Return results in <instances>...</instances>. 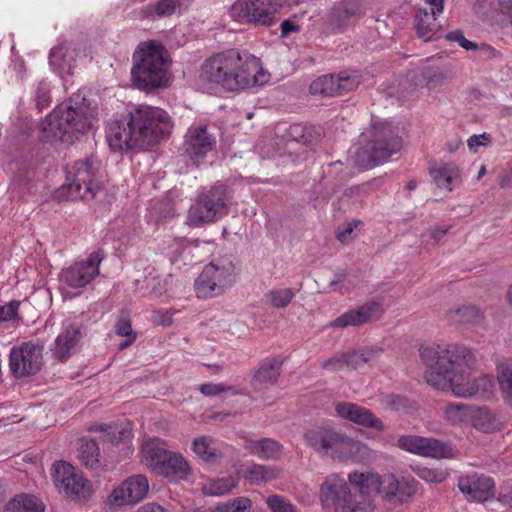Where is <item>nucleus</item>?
I'll return each mask as SVG.
<instances>
[{
  "instance_id": "obj_13",
  "label": "nucleus",
  "mask_w": 512,
  "mask_h": 512,
  "mask_svg": "<svg viewBox=\"0 0 512 512\" xmlns=\"http://www.w3.org/2000/svg\"><path fill=\"white\" fill-rule=\"evenodd\" d=\"M233 283L232 263L218 265L209 263L195 281L199 297L210 298L222 294Z\"/></svg>"
},
{
  "instance_id": "obj_9",
  "label": "nucleus",
  "mask_w": 512,
  "mask_h": 512,
  "mask_svg": "<svg viewBox=\"0 0 512 512\" xmlns=\"http://www.w3.org/2000/svg\"><path fill=\"white\" fill-rule=\"evenodd\" d=\"M308 447L317 453L330 456L338 461L352 459L360 450L361 443L331 426L317 425L303 434Z\"/></svg>"
},
{
  "instance_id": "obj_49",
  "label": "nucleus",
  "mask_w": 512,
  "mask_h": 512,
  "mask_svg": "<svg viewBox=\"0 0 512 512\" xmlns=\"http://www.w3.org/2000/svg\"><path fill=\"white\" fill-rule=\"evenodd\" d=\"M95 431H101L103 434L101 439L103 442H110L112 444L120 443L124 440L127 435V432L123 429H118V427L107 426L104 424L95 426Z\"/></svg>"
},
{
  "instance_id": "obj_59",
  "label": "nucleus",
  "mask_w": 512,
  "mask_h": 512,
  "mask_svg": "<svg viewBox=\"0 0 512 512\" xmlns=\"http://www.w3.org/2000/svg\"><path fill=\"white\" fill-rule=\"evenodd\" d=\"M361 349L357 348L348 352H344L346 367L349 369H358L364 365Z\"/></svg>"
},
{
  "instance_id": "obj_58",
  "label": "nucleus",
  "mask_w": 512,
  "mask_h": 512,
  "mask_svg": "<svg viewBox=\"0 0 512 512\" xmlns=\"http://www.w3.org/2000/svg\"><path fill=\"white\" fill-rule=\"evenodd\" d=\"M321 367L328 371H339L346 367L344 353H339L322 362Z\"/></svg>"
},
{
  "instance_id": "obj_21",
  "label": "nucleus",
  "mask_w": 512,
  "mask_h": 512,
  "mask_svg": "<svg viewBox=\"0 0 512 512\" xmlns=\"http://www.w3.org/2000/svg\"><path fill=\"white\" fill-rule=\"evenodd\" d=\"M452 384L449 390L461 398L486 397L491 394L493 388V380L489 375H481L471 380L467 372L455 376Z\"/></svg>"
},
{
  "instance_id": "obj_32",
  "label": "nucleus",
  "mask_w": 512,
  "mask_h": 512,
  "mask_svg": "<svg viewBox=\"0 0 512 512\" xmlns=\"http://www.w3.org/2000/svg\"><path fill=\"white\" fill-rule=\"evenodd\" d=\"M354 486V493L339 512H374L372 500L368 497L371 488Z\"/></svg>"
},
{
  "instance_id": "obj_51",
  "label": "nucleus",
  "mask_w": 512,
  "mask_h": 512,
  "mask_svg": "<svg viewBox=\"0 0 512 512\" xmlns=\"http://www.w3.org/2000/svg\"><path fill=\"white\" fill-rule=\"evenodd\" d=\"M422 437L417 435H403L397 440V446L409 453L420 455Z\"/></svg>"
},
{
  "instance_id": "obj_52",
  "label": "nucleus",
  "mask_w": 512,
  "mask_h": 512,
  "mask_svg": "<svg viewBox=\"0 0 512 512\" xmlns=\"http://www.w3.org/2000/svg\"><path fill=\"white\" fill-rule=\"evenodd\" d=\"M115 332L121 337L136 336L132 330L130 312L128 310L122 309L119 311L115 324Z\"/></svg>"
},
{
  "instance_id": "obj_60",
  "label": "nucleus",
  "mask_w": 512,
  "mask_h": 512,
  "mask_svg": "<svg viewBox=\"0 0 512 512\" xmlns=\"http://www.w3.org/2000/svg\"><path fill=\"white\" fill-rule=\"evenodd\" d=\"M360 349L364 364L377 361L380 358L381 354L383 353L382 347L377 345L363 346L360 347Z\"/></svg>"
},
{
  "instance_id": "obj_46",
  "label": "nucleus",
  "mask_w": 512,
  "mask_h": 512,
  "mask_svg": "<svg viewBox=\"0 0 512 512\" xmlns=\"http://www.w3.org/2000/svg\"><path fill=\"white\" fill-rule=\"evenodd\" d=\"M422 75L429 90L441 87L450 80L448 73L438 68H426Z\"/></svg>"
},
{
  "instance_id": "obj_44",
  "label": "nucleus",
  "mask_w": 512,
  "mask_h": 512,
  "mask_svg": "<svg viewBox=\"0 0 512 512\" xmlns=\"http://www.w3.org/2000/svg\"><path fill=\"white\" fill-rule=\"evenodd\" d=\"M295 294L290 288L271 290L266 294L267 302L275 308H285L293 300Z\"/></svg>"
},
{
  "instance_id": "obj_53",
  "label": "nucleus",
  "mask_w": 512,
  "mask_h": 512,
  "mask_svg": "<svg viewBox=\"0 0 512 512\" xmlns=\"http://www.w3.org/2000/svg\"><path fill=\"white\" fill-rule=\"evenodd\" d=\"M267 506L272 512H297L296 507L280 495H271L266 500Z\"/></svg>"
},
{
  "instance_id": "obj_56",
  "label": "nucleus",
  "mask_w": 512,
  "mask_h": 512,
  "mask_svg": "<svg viewBox=\"0 0 512 512\" xmlns=\"http://www.w3.org/2000/svg\"><path fill=\"white\" fill-rule=\"evenodd\" d=\"M37 108L42 110L51 103L50 85L46 81H41L38 84L36 92Z\"/></svg>"
},
{
  "instance_id": "obj_35",
  "label": "nucleus",
  "mask_w": 512,
  "mask_h": 512,
  "mask_svg": "<svg viewBox=\"0 0 512 512\" xmlns=\"http://www.w3.org/2000/svg\"><path fill=\"white\" fill-rule=\"evenodd\" d=\"M280 469L276 466L252 464L244 471V478L252 485H260L278 478Z\"/></svg>"
},
{
  "instance_id": "obj_61",
  "label": "nucleus",
  "mask_w": 512,
  "mask_h": 512,
  "mask_svg": "<svg viewBox=\"0 0 512 512\" xmlns=\"http://www.w3.org/2000/svg\"><path fill=\"white\" fill-rule=\"evenodd\" d=\"M476 50H478L480 55L485 59H492L499 56V51L485 43L478 45Z\"/></svg>"
},
{
  "instance_id": "obj_55",
  "label": "nucleus",
  "mask_w": 512,
  "mask_h": 512,
  "mask_svg": "<svg viewBox=\"0 0 512 512\" xmlns=\"http://www.w3.org/2000/svg\"><path fill=\"white\" fill-rule=\"evenodd\" d=\"M360 224V220H352L348 222L345 226L338 227L336 230L337 240L340 241L342 244H349L354 239V237L352 236L354 229H356Z\"/></svg>"
},
{
  "instance_id": "obj_40",
  "label": "nucleus",
  "mask_w": 512,
  "mask_h": 512,
  "mask_svg": "<svg viewBox=\"0 0 512 512\" xmlns=\"http://www.w3.org/2000/svg\"><path fill=\"white\" fill-rule=\"evenodd\" d=\"M187 0H159L153 6H149L143 10L145 16L149 17L153 14L158 17H169L173 15L177 8L182 7Z\"/></svg>"
},
{
  "instance_id": "obj_31",
  "label": "nucleus",
  "mask_w": 512,
  "mask_h": 512,
  "mask_svg": "<svg viewBox=\"0 0 512 512\" xmlns=\"http://www.w3.org/2000/svg\"><path fill=\"white\" fill-rule=\"evenodd\" d=\"M444 420L452 426L468 423L473 415V406L464 403H446L442 407Z\"/></svg>"
},
{
  "instance_id": "obj_48",
  "label": "nucleus",
  "mask_w": 512,
  "mask_h": 512,
  "mask_svg": "<svg viewBox=\"0 0 512 512\" xmlns=\"http://www.w3.org/2000/svg\"><path fill=\"white\" fill-rule=\"evenodd\" d=\"M4 512H32V496L29 494L16 495L6 504Z\"/></svg>"
},
{
  "instance_id": "obj_19",
  "label": "nucleus",
  "mask_w": 512,
  "mask_h": 512,
  "mask_svg": "<svg viewBox=\"0 0 512 512\" xmlns=\"http://www.w3.org/2000/svg\"><path fill=\"white\" fill-rule=\"evenodd\" d=\"M354 493V486L338 474H331L320 487V500L323 504L335 506L336 512L345 505Z\"/></svg>"
},
{
  "instance_id": "obj_41",
  "label": "nucleus",
  "mask_w": 512,
  "mask_h": 512,
  "mask_svg": "<svg viewBox=\"0 0 512 512\" xmlns=\"http://www.w3.org/2000/svg\"><path fill=\"white\" fill-rule=\"evenodd\" d=\"M334 85L336 96H341L357 88L359 85V76L342 71L336 76L334 75Z\"/></svg>"
},
{
  "instance_id": "obj_12",
  "label": "nucleus",
  "mask_w": 512,
  "mask_h": 512,
  "mask_svg": "<svg viewBox=\"0 0 512 512\" xmlns=\"http://www.w3.org/2000/svg\"><path fill=\"white\" fill-rule=\"evenodd\" d=\"M52 477L56 488L67 497L86 501L92 495V488L89 480L77 473L75 468L68 462L58 461L53 465Z\"/></svg>"
},
{
  "instance_id": "obj_27",
  "label": "nucleus",
  "mask_w": 512,
  "mask_h": 512,
  "mask_svg": "<svg viewBox=\"0 0 512 512\" xmlns=\"http://www.w3.org/2000/svg\"><path fill=\"white\" fill-rule=\"evenodd\" d=\"M245 449L260 459L278 460L282 455L283 445L272 438L246 439Z\"/></svg>"
},
{
  "instance_id": "obj_62",
  "label": "nucleus",
  "mask_w": 512,
  "mask_h": 512,
  "mask_svg": "<svg viewBox=\"0 0 512 512\" xmlns=\"http://www.w3.org/2000/svg\"><path fill=\"white\" fill-rule=\"evenodd\" d=\"M147 286L151 289V294L160 296L165 291L164 284L158 278H152L147 280Z\"/></svg>"
},
{
  "instance_id": "obj_47",
  "label": "nucleus",
  "mask_w": 512,
  "mask_h": 512,
  "mask_svg": "<svg viewBox=\"0 0 512 512\" xmlns=\"http://www.w3.org/2000/svg\"><path fill=\"white\" fill-rule=\"evenodd\" d=\"M252 502L247 497H237L232 501L218 505L211 512H247L250 510Z\"/></svg>"
},
{
  "instance_id": "obj_18",
  "label": "nucleus",
  "mask_w": 512,
  "mask_h": 512,
  "mask_svg": "<svg viewBox=\"0 0 512 512\" xmlns=\"http://www.w3.org/2000/svg\"><path fill=\"white\" fill-rule=\"evenodd\" d=\"M216 144L215 137L207 130L206 125L192 126L185 135L183 144L184 153L193 162L199 165L206 154L213 150Z\"/></svg>"
},
{
  "instance_id": "obj_29",
  "label": "nucleus",
  "mask_w": 512,
  "mask_h": 512,
  "mask_svg": "<svg viewBox=\"0 0 512 512\" xmlns=\"http://www.w3.org/2000/svg\"><path fill=\"white\" fill-rule=\"evenodd\" d=\"M446 320L452 325H475L482 321V312L475 306L454 307L446 311Z\"/></svg>"
},
{
  "instance_id": "obj_26",
  "label": "nucleus",
  "mask_w": 512,
  "mask_h": 512,
  "mask_svg": "<svg viewBox=\"0 0 512 512\" xmlns=\"http://www.w3.org/2000/svg\"><path fill=\"white\" fill-rule=\"evenodd\" d=\"M81 336L82 334L78 327L72 324L67 325L55 340L53 348L55 358L61 361L69 358L75 351Z\"/></svg>"
},
{
  "instance_id": "obj_16",
  "label": "nucleus",
  "mask_w": 512,
  "mask_h": 512,
  "mask_svg": "<svg viewBox=\"0 0 512 512\" xmlns=\"http://www.w3.org/2000/svg\"><path fill=\"white\" fill-rule=\"evenodd\" d=\"M148 490V480L144 475L130 476L110 493L107 501L113 508L136 504L146 497Z\"/></svg>"
},
{
  "instance_id": "obj_34",
  "label": "nucleus",
  "mask_w": 512,
  "mask_h": 512,
  "mask_svg": "<svg viewBox=\"0 0 512 512\" xmlns=\"http://www.w3.org/2000/svg\"><path fill=\"white\" fill-rule=\"evenodd\" d=\"M496 378L504 401L512 406V360L504 359L496 365Z\"/></svg>"
},
{
  "instance_id": "obj_15",
  "label": "nucleus",
  "mask_w": 512,
  "mask_h": 512,
  "mask_svg": "<svg viewBox=\"0 0 512 512\" xmlns=\"http://www.w3.org/2000/svg\"><path fill=\"white\" fill-rule=\"evenodd\" d=\"M362 0H340L333 4L326 21L334 33H343L365 15Z\"/></svg>"
},
{
  "instance_id": "obj_10",
  "label": "nucleus",
  "mask_w": 512,
  "mask_h": 512,
  "mask_svg": "<svg viewBox=\"0 0 512 512\" xmlns=\"http://www.w3.org/2000/svg\"><path fill=\"white\" fill-rule=\"evenodd\" d=\"M232 197V192L224 184H215L201 192L188 210L187 223L192 227H202L225 217Z\"/></svg>"
},
{
  "instance_id": "obj_63",
  "label": "nucleus",
  "mask_w": 512,
  "mask_h": 512,
  "mask_svg": "<svg viewBox=\"0 0 512 512\" xmlns=\"http://www.w3.org/2000/svg\"><path fill=\"white\" fill-rule=\"evenodd\" d=\"M300 27L291 20H284L281 23V37H287L292 32H297Z\"/></svg>"
},
{
  "instance_id": "obj_8",
  "label": "nucleus",
  "mask_w": 512,
  "mask_h": 512,
  "mask_svg": "<svg viewBox=\"0 0 512 512\" xmlns=\"http://www.w3.org/2000/svg\"><path fill=\"white\" fill-rule=\"evenodd\" d=\"M348 480L353 485L376 490L383 500L394 506L409 503L418 489L417 480L410 475L398 477L388 473L379 476L373 473L354 472L349 474Z\"/></svg>"
},
{
  "instance_id": "obj_20",
  "label": "nucleus",
  "mask_w": 512,
  "mask_h": 512,
  "mask_svg": "<svg viewBox=\"0 0 512 512\" xmlns=\"http://www.w3.org/2000/svg\"><path fill=\"white\" fill-rule=\"evenodd\" d=\"M384 313L382 304L377 301L366 302L356 309L349 310L332 322V328H347L361 326L379 319Z\"/></svg>"
},
{
  "instance_id": "obj_25",
  "label": "nucleus",
  "mask_w": 512,
  "mask_h": 512,
  "mask_svg": "<svg viewBox=\"0 0 512 512\" xmlns=\"http://www.w3.org/2000/svg\"><path fill=\"white\" fill-rule=\"evenodd\" d=\"M9 367L15 378L22 379L29 377L32 371V343L25 342L11 349Z\"/></svg>"
},
{
  "instance_id": "obj_39",
  "label": "nucleus",
  "mask_w": 512,
  "mask_h": 512,
  "mask_svg": "<svg viewBox=\"0 0 512 512\" xmlns=\"http://www.w3.org/2000/svg\"><path fill=\"white\" fill-rule=\"evenodd\" d=\"M473 426L485 433L492 432L497 427V421L492 412L486 408H477L473 406V415L470 418Z\"/></svg>"
},
{
  "instance_id": "obj_7",
  "label": "nucleus",
  "mask_w": 512,
  "mask_h": 512,
  "mask_svg": "<svg viewBox=\"0 0 512 512\" xmlns=\"http://www.w3.org/2000/svg\"><path fill=\"white\" fill-rule=\"evenodd\" d=\"M402 141L386 123H375L361 136L360 147L355 153V164L363 169L373 168L401 149Z\"/></svg>"
},
{
  "instance_id": "obj_3",
  "label": "nucleus",
  "mask_w": 512,
  "mask_h": 512,
  "mask_svg": "<svg viewBox=\"0 0 512 512\" xmlns=\"http://www.w3.org/2000/svg\"><path fill=\"white\" fill-rule=\"evenodd\" d=\"M202 77L229 91H236L262 84L265 74L260 73L254 59L243 61L238 51L230 49L207 59L202 65Z\"/></svg>"
},
{
  "instance_id": "obj_42",
  "label": "nucleus",
  "mask_w": 512,
  "mask_h": 512,
  "mask_svg": "<svg viewBox=\"0 0 512 512\" xmlns=\"http://www.w3.org/2000/svg\"><path fill=\"white\" fill-rule=\"evenodd\" d=\"M309 91L312 95L336 96L334 75H325L317 78L310 84Z\"/></svg>"
},
{
  "instance_id": "obj_14",
  "label": "nucleus",
  "mask_w": 512,
  "mask_h": 512,
  "mask_svg": "<svg viewBox=\"0 0 512 512\" xmlns=\"http://www.w3.org/2000/svg\"><path fill=\"white\" fill-rule=\"evenodd\" d=\"M276 12V5L268 0H238L229 9V15L236 21L268 27L276 22Z\"/></svg>"
},
{
  "instance_id": "obj_5",
  "label": "nucleus",
  "mask_w": 512,
  "mask_h": 512,
  "mask_svg": "<svg viewBox=\"0 0 512 512\" xmlns=\"http://www.w3.org/2000/svg\"><path fill=\"white\" fill-rule=\"evenodd\" d=\"M134 59L131 75L136 87L150 91L168 86L170 59L162 44L155 41L141 43Z\"/></svg>"
},
{
  "instance_id": "obj_57",
  "label": "nucleus",
  "mask_w": 512,
  "mask_h": 512,
  "mask_svg": "<svg viewBox=\"0 0 512 512\" xmlns=\"http://www.w3.org/2000/svg\"><path fill=\"white\" fill-rule=\"evenodd\" d=\"M445 39L451 42H457L462 48L474 51L478 48V44L467 40L461 30H455L445 35Z\"/></svg>"
},
{
  "instance_id": "obj_28",
  "label": "nucleus",
  "mask_w": 512,
  "mask_h": 512,
  "mask_svg": "<svg viewBox=\"0 0 512 512\" xmlns=\"http://www.w3.org/2000/svg\"><path fill=\"white\" fill-rule=\"evenodd\" d=\"M78 458L82 465L89 469H99L102 466V457L97 442L83 437L78 441Z\"/></svg>"
},
{
  "instance_id": "obj_64",
  "label": "nucleus",
  "mask_w": 512,
  "mask_h": 512,
  "mask_svg": "<svg viewBox=\"0 0 512 512\" xmlns=\"http://www.w3.org/2000/svg\"><path fill=\"white\" fill-rule=\"evenodd\" d=\"M136 512H167L162 506L156 503H148L140 508Z\"/></svg>"
},
{
  "instance_id": "obj_6",
  "label": "nucleus",
  "mask_w": 512,
  "mask_h": 512,
  "mask_svg": "<svg viewBox=\"0 0 512 512\" xmlns=\"http://www.w3.org/2000/svg\"><path fill=\"white\" fill-rule=\"evenodd\" d=\"M65 174L66 182L55 193L58 200H93L104 191V183L99 175V162L94 156L67 164Z\"/></svg>"
},
{
  "instance_id": "obj_33",
  "label": "nucleus",
  "mask_w": 512,
  "mask_h": 512,
  "mask_svg": "<svg viewBox=\"0 0 512 512\" xmlns=\"http://www.w3.org/2000/svg\"><path fill=\"white\" fill-rule=\"evenodd\" d=\"M76 57L77 51L73 42L60 43L52 48L49 55L50 63L58 69L70 68Z\"/></svg>"
},
{
  "instance_id": "obj_54",
  "label": "nucleus",
  "mask_w": 512,
  "mask_h": 512,
  "mask_svg": "<svg viewBox=\"0 0 512 512\" xmlns=\"http://www.w3.org/2000/svg\"><path fill=\"white\" fill-rule=\"evenodd\" d=\"M227 391H232L235 395L242 394L235 386H227L222 383H207L200 386V392L206 396H216Z\"/></svg>"
},
{
  "instance_id": "obj_2",
  "label": "nucleus",
  "mask_w": 512,
  "mask_h": 512,
  "mask_svg": "<svg viewBox=\"0 0 512 512\" xmlns=\"http://www.w3.org/2000/svg\"><path fill=\"white\" fill-rule=\"evenodd\" d=\"M419 356L428 368L424 375L426 383L441 391H448L455 376L466 373L465 369L473 368L477 362L472 350L459 343L423 345Z\"/></svg>"
},
{
  "instance_id": "obj_45",
  "label": "nucleus",
  "mask_w": 512,
  "mask_h": 512,
  "mask_svg": "<svg viewBox=\"0 0 512 512\" xmlns=\"http://www.w3.org/2000/svg\"><path fill=\"white\" fill-rule=\"evenodd\" d=\"M236 486V480L233 477L217 479L204 485L203 491L206 494L219 496L228 493Z\"/></svg>"
},
{
  "instance_id": "obj_30",
  "label": "nucleus",
  "mask_w": 512,
  "mask_h": 512,
  "mask_svg": "<svg viewBox=\"0 0 512 512\" xmlns=\"http://www.w3.org/2000/svg\"><path fill=\"white\" fill-rule=\"evenodd\" d=\"M430 174L440 189L452 191V184L459 180V170L455 164L441 163L430 170Z\"/></svg>"
},
{
  "instance_id": "obj_37",
  "label": "nucleus",
  "mask_w": 512,
  "mask_h": 512,
  "mask_svg": "<svg viewBox=\"0 0 512 512\" xmlns=\"http://www.w3.org/2000/svg\"><path fill=\"white\" fill-rule=\"evenodd\" d=\"M436 18L425 9H419L415 15L414 27L417 35L429 41L436 33Z\"/></svg>"
},
{
  "instance_id": "obj_38",
  "label": "nucleus",
  "mask_w": 512,
  "mask_h": 512,
  "mask_svg": "<svg viewBox=\"0 0 512 512\" xmlns=\"http://www.w3.org/2000/svg\"><path fill=\"white\" fill-rule=\"evenodd\" d=\"M213 439L209 436H201L194 439L192 443L193 451L204 461L215 463L221 459V452L212 447Z\"/></svg>"
},
{
  "instance_id": "obj_1",
  "label": "nucleus",
  "mask_w": 512,
  "mask_h": 512,
  "mask_svg": "<svg viewBox=\"0 0 512 512\" xmlns=\"http://www.w3.org/2000/svg\"><path fill=\"white\" fill-rule=\"evenodd\" d=\"M173 126L165 110L141 105L130 113L126 123L115 121L109 125L107 141L115 151L147 149L168 138Z\"/></svg>"
},
{
  "instance_id": "obj_36",
  "label": "nucleus",
  "mask_w": 512,
  "mask_h": 512,
  "mask_svg": "<svg viewBox=\"0 0 512 512\" xmlns=\"http://www.w3.org/2000/svg\"><path fill=\"white\" fill-rule=\"evenodd\" d=\"M419 456L437 459L451 458L453 456V449L438 439L422 437Z\"/></svg>"
},
{
  "instance_id": "obj_4",
  "label": "nucleus",
  "mask_w": 512,
  "mask_h": 512,
  "mask_svg": "<svg viewBox=\"0 0 512 512\" xmlns=\"http://www.w3.org/2000/svg\"><path fill=\"white\" fill-rule=\"evenodd\" d=\"M95 116L96 107L78 91L46 117L41 124L40 138L50 142L64 140L67 134H83L92 127Z\"/></svg>"
},
{
  "instance_id": "obj_11",
  "label": "nucleus",
  "mask_w": 512,
  "mask_h": 512,
  "mask_svg": "<svg viewBox=\"0 0 512 512\" xmlns=\"http://www.w3.org/2000/svg\"><path fill=\"white\" fill-rule=\"evenodd\" d=\"M146 464L156 473L172 481L187 479L191 467L181 454L166 450L158 438L149 439L142 446Z\"/></svg>"
},
{
  "instance_id": "obj_50",
  "label": "nucleus",
  "mask_w": 512,
  "mask_h": 512,
  "mask_svg": "<svg viewBox=\"0 0 512 512\" xmlns=\"http://www.w3.org/2000/svg\"><path fill=\"white\" fill-rule=\"evenodd\" d=\"M416 474L419 478L429 483H442L448 477L446 470L429 467H418Z\"/></svg>"
},
{
  "instance_id": "obj_17",
  "label": "nucleus",
  "mask_w": 512,
  "mask_h": 512,
  "mask_svg": "<svg viewBox=\"0 0 512 512\" xmlns=\"http://www.w3.org/2000/svg\"><path fill=\"white\" fill-rule=\"evenodd\" d=\"M104 259L101 250L92 252L86 260L75 262L62 272L61 279L72 288L89 284L99 274V264Z\"/></svg>"
},
{
  "instance_id": "obj_22",
  "label": "nucleus",
  "mask_w": 512,
  "mask_h": 512,
  "mask_svg": "<svg viewBox=\"0 0 512 512\" xmlns=\"http://www.w3.org/2000/svg\"><path fill=\"white\" fill-rule=\"evenodd\" d=\"M494 486L490 477L478 474L462 476L458 480L459 490L471 501L484 502L493 498Z\"/></svg>"
},
{
  "instance_id": "obj_24",
  "label": "nucleus",
  "mask_w": 512,
  "mask_h": 512,
  "mask_svg": "<svg viewBox=\"0 0 512 512\" xmlns=\"http://www.w3.org/2000/svg\"><path fill=\"white\" fill-rule=\"evenodd\" d=\"M282 365L283 360L280 357L263 360L253 374L251 385L256 390L275 385L280 377Z\"/></svg>"
},
{
  "instance_id": "obj_43",
  "label": "nucleus",
  "mask_w": 512,
  "mask_h": 512,
  "mask_svg": "<svg viewBox=\"0 0 512 512\" xmlns=\"http://www.w3.org/2000/svg\"><path fill=\"white\" fill-rule=\"evenodd\" d=\"M20 305L18 301H12L7 305L0 306V330L5 331L18 323L17 310Z\"/></svg>"
},
{
  "instance_id": "obj_23",
  "label": "nucleus",
  "mask_w": 512,
  "mask_h": 512,
  "mask_svg": "<svg viewBox=\"0 0 512 512\" xmlns=\"http://www.w3.org/2000/svg\"><path fill=\"white\" fill-rule=\"evenodd\" d=\"M337 415L357 425L383 432L385 426L369 409L351 402H337L335 404Z\"/></svg>"
}]
</instances>
